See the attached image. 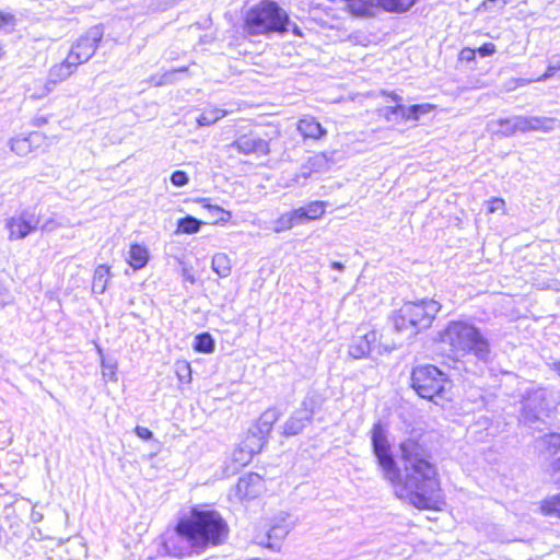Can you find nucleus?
Instances as JSON below:
<instances>
[{
	"instance_id": "f257e3e1",
	"label": "nucleus",
	"mask_w": 560,
	"mask_h": 560,
	"mask_svg": "<svg viewBox=\"0 0 560 560\" xmlns=\"http://www.w3.org/2000/svg\"><path fill=\"white\" fill-rule=\"evenodd\" d=\"M399 450L405 469L404 490L415 506L427 509L440 491L438 471L430 462V453L412 439L401 442Z\"/></svg>"
},
{
	"instance_id": "f03ea898",
	"label": "nucleus",
	"mask_w": 560,
	"mask_h": 560,
	"mask_svg": "<svg viewBox=\"0 0 560 560\" xmlns=\"http://www.w3.org/2000/svg\"><path fill=\"white\" fill-rule=\"evenodd\" d=\"M176 533L185 538L191 548L202 551L221 545L228 537L229 526L214 510L194 508L189 517L178 522Z\"/></svg>"
},
{
	"instance_id": "7ed1b4c3",
	"label": "nucleus",
	"mask_w": 560,
	"mask_h": 560,
	"mask_svg": "<svg viewBox=\"0 0 560 560\" xmlns=\"http://www.w3.org/2000/svg\"><path fill=\"white\" fill-rule=\"evenodd\" d=\"M441 341L448 345L455 354L471 353L479 361L485 363L490 361V343L481 331L471 324L451 322L441 334Z\"/></svg>"
},
{
	"instance_id": "20e7f679",
	"label": "nucleus",
	"mask_w": 560,
	"mask_h": 560,
	"mask_svg": "<svg viewBox=\"0 0 560 560\" xmlns=\"http://www.w3.org/2000/svg\"><path fill=\"white\" fill-rule=\"evenodd\" d=\"M290 24L289 14L277 2L262 0L244 15V31L252 36L283 34Z\"/></svg>"
},
{
	"instance_id": "39448f33",
	"label": "nucleus",
	"mask_w": 560,
	"mask_h": 560,
	"mask_svg": "<svg viewBox=\"0 0 560 560\" xmlns=\"http://www.w3.org/2000/svg\"><path fill=\"white\" fill-rule=\"evenodd\" d=\"M440 310L441 304L433 299L406 302L393 316L394 327L409 337L416 336L432 325Z\"/></svg>"
},
{
	"instance_id": "423d86ee",
	"label": "nucleus",
	"mask_w": 560,
	"mask_h": 560,
	"mask_svg": "<svg viewBox=\"0 0 560 560\" xmlns=\"http://www.w3.org/2000/svg\"><path fill=\"white\" fill-rule=\"evenodd\" d=\"M452 383L447 375L435 365L425 364L412 369L411 387L424 399L444 397Z\"/></svg>"
},
{
	"instance_id": "0eeeda50",
	"label": "nucleus",
	"mask_w": 560,
	"mask_h": 560,
	"mask_svg": "<svg viewBox=\"0 0 560 560\" xmlns=\"http://www.w3.org/2000/svg\"><path fill=\"white\" fill-rule=\"evenodd\" d=\"M371 443L373 454L383 471L384 478L390 483L396 485L400 481V469L392 453L386 430L381 422L373 424L371 430Z\"/></svg>"
},
{
	"instance_id": "6e6552de",
	"label": "nucleus",
	"mask_w": 560,
	"mask_h": 560,
	"mask_svg": "<svg viewBox=\"0 0 560 560\" xmlns=\"http://www.w3.org/2000/svg\"><path fill=\"white\" fill-rule=\"evenodd\" d=\"M553 125L555 119L548 117L513 116L492 120L488 124V128L493 135L510 137L517 131H550L553 129Z\"/></svg>"
},
{
	"instance_id": "1a4fd4ad",
	"label": "nucleus",
	"mask_w": 560,
	"mask_h": 560,
	"mask_svg": "<svg viewBox=\"0 0 560 560\" xmlns=\"http://www.w3.org/2000/svg\"><path fill=\"white\" fill-rule=\"evenodd\" d=\"M550 393L546 388H537L527 392L523 398L522 415L527 422H535L547 417L553 408L550 401Z\"/></svg>"
},
{
	"instance_id": "9d476101",
	"label": "nucleus",
	"mask_w": 560,
	"mask_h": 560,
	"mask_svg": "<svg viewBox=\"0 0 560 560\" xmlns=\"http://www.w3.org/2000/svg\"><path fill=\"white\" fill-rule=\"evenodd\" d=\"M316 406L317 396L307 394L301 401L300 407L284 422L282 434L284 436L300 434L312 422Z\"/></svg>"
},
{
	"instance_id": "9b49d317",
	"label": "nucleus",
	"mask_w": 560,
	"mask_h": 560,
	"mask_svg": "<svg viewBox=\"0 0 560 560\" xmlns=\"http://www.w3.org/2000/svg\"><path fill=\"white\" fill-rule=\"evenodd\" d=\"M104 35L102 25H94L88 30L72 46L70 52V60H73L78 66L89 61L95 54L98 44Z\"/></svg>"
},
{
	"instance_id": "f8f14e48",
	"label": "nucleus",
	"mask_w": 560,
	"mask_h": 560,
	"mask_svg": "<svg viewBox=\"0 0 560 560\" xmlns=\"http://www.w3.org/2000/svg\"><path fill=\"white\" fill-rule=\"evenodd\" d=\"M40 224V209L37 206L24 209L20 214L7 221L11 240H22L38 229Z\"/></svg>"
},
{
	"instance_id": "ddd939ff",
	"label": "nucleus",
	"mask_w": 560,
	"mask_h": 560,
	"mask_svg": "<svg viewBox=\"0 0 560 560\" xmlns=\"http://www.w3.org/2000/svg\"><path fill=\"white\" fill-rule=\"evenodd\" d=\"M394 347L384 346L378 341V334L375 330H371L363 335L354 336L351 343L349 345V355L353 359H362L368 355L375 353L382 355L390 352Z\"/></svg>"
},
{
	"instance_id": "4468645a",
	"label": "nucleus",
	"mask_w": 560,
	"mask_h": 560,
	"mask_svg": "<svg viewBox=\"0 0 560 560\" xmlns=\"http://www.w3.org/2000/svg\"><path fill=\"white\" fill-rule=\"evenodd\" d=\"M255 436H248L232 452L231 464L228 466L233 474L246 466L253 459V456L262 448V442Z\"/></svg>"
},
{
	"instance_id": "2eb2a0df",
	"label": "nucleus",
	"mask_w": 560,
	"mask_h": 560,
	"mask_svg": "<svg viewBox=\"0 0 560 560\" xmlns=\"http://www.w3.org/2000/svg\"><path fill=\"white\" fill-rule=\"evenodd\" d=\"M231 149H235L242 154L267 155L269 153V142L254 133L242 135L237 137L231 144Z\"/></svg>"
},
{
	"instance_id": "dca6fc26",
	"label": "nucleus",
	"mask_w": 560,
	"mask_h": 560,
	"mask_svg": "<svg viewBox=\"0 0 560 560\" xmlns=\"http://www.w3.org/2000/svg\"><path fill=\"white\" fill-rule=\"evenodd\" d=\"M280 417V411L277 408H269L267 409L261 416L259 417L256 425L254 429L249 431L248 436H255V441L257 439L262 442V445L265 444L269 433L272 430L273 424L278 421Z\"/></svg>"
},
{
	"instance_id": "f3484780",
	"label": "nucleus",
	"mask_w": 560,
	"mask_h": 560,
	"mask_svg": "<svg viewBox=\"0 0 560 560\" xmlns=\"http://www.w3.org/2000/svg\"><path fill=\"white\" fill-rule=\"evenodd\" d=\"M544 444L550 456L549 470L555 483L560 486V434L545 436Z\"/></svg>"
},
{
	"instance_id": "a211bd4d",
	"label": "nucleus",
	"mask_w": 560,
	"mask_h": 560,
	"mask_svg": "<svg viewBox=\"0 0 560 560\" xmlns=\"http://www.w3.org/2000/svg\"><path fill=\"white\" fill-rule=\"evenodd\" d=\"M78 65L73 60H70L69 55L62 62L51 67L48 72V79L46 82L47 91L49 92L52 90L50 85L55 86L56 84L68 79L75 71Z\"/></svg>"
},
{
	"instance_id": "6ab92c4d",
	"label": "nucleus",
	"mask_w": 560,
	"mask_h": 560,
	"mask_svg": "<svg viewBox=\"0 0 560 560\" xmlns=\"http://www.w3.org/2000/svg\"><path fill=\"white\" fill-rule=\"evenodd\" d=\"M287 514L280 515V523L273 524L267 534V542L266 546L271 549L277 548L276 541H281L285 538V536L290 533L293 527V523L287 522ZM260 545H265L264 541L259 542Z\"/></svg>"
},
{
	"instance_id": "aec40b11",
	"label": "nucleus",
	"mask_w": 560,
	"mask_h": 560,
	"mask_svg": "<svg viewBox=\"0 0 560 560\" xmlns=\"http://www.w3.org/2000/svg\"><path fill=\"white\" fill-rule=\"evenodd\" d=\"M40 141L42 135L38 132H32L27 137H16L11 139L10 147L15 154L25 156L32 152L33 145L38 144Z\"/></svg>"
},
{
	"instance_id": "412c9836",
	"label": "nucleus",
	"mask_w": 560,
	"mask_h": 560,
	"mask_svg": "<svg viewBox=\"0 0 560 560\" xmlns=\"http://www.w3.org/2000/svg\"><path fill=\"white\" fill-rule=\"evenodd\" d=\"M298 130L304 138L320 139L326 135V130L312 116H304L299 120Z\"/></svg>"
},
{
	"instance_id": "4be33fe9",
	"label": "nucleus",
	"mask_w": 560,
	"mask_h": 560,
	"mask_svg": "<svg viewBox=\"0 0 560 560\" xmlns=\"http://www.w3.org/2000/svg\"><path fill=\"white\" fill-rule=\"evenodd\" d=\"M332 163V153L320 152L310 156L304 163V168H311V171L315 173H322L328 171Z\"/></svg>"
},
{
	"instance_id": "5701e85b",
	"label": "nucleus",
	"mask_w": 560,
	"mask_h": 560,
	"mask_svg": "<svg viewBox=\"0 0 560 560\" xmlns=\"http://www.w3.org/2000/svg\"><path fill=\"white\" fill-rule=\"evenodd\" d=\"M148 260L149 252L147 247L139 244L130 246L127 261L135 270L142 269L148 264Z\"/></svg>"
},
{
	"instance_id": "b1692460",
	"label": "nucleus",
	"mask_w": 560,
	"mask_h": 560,
	"mask_svg": "<svg viewBox=\"0 0 560 560\" xmlns=\"http://www.w3.org/2000/svg\"><path fill=\"white\" fill-rule=\"evenodd\" d=\"M109 276V267L105 265L97 266L93 276L92 291L96 294H103L106 290Z\"/></svg>"
},
{
	"instance_id": "393cba45",
	"label": "nucleus",
	"mask_w": 560,
	"mask_h": 560,
	"mask_svg": "<svg viewBox=\"0 0 560 560\" xmlns=\"http://www.w3.org/2000/svg\"><path fill=\"white\" fill-rule=\"evenodd\" d=\"M380 115L388 122L398 124L406 121V110L402 104L385 106L380 109Z\"/></svg>"
},
{
	"instance_id": "a878e982",
	"label": "nucleus",
	"mask_w": 560,
	"mask_h": 560,
	"mask_svg": "<svg viewBox=\"0 0 560 560\" xmlns=\"http://www.w3.org/2000/svg\"><path fill=\"white\" fill-rule=\"evenodd\" d=\"M212 270L221 278L230 276L232 266L229 256L224 253H218L212 257Z\"/></svg>"
},
{
	"instance_id": "bb28decb",
	"label": "nucleus",
	"mask_w": 560,
	"mask_h": 560,
	"mask_svg": "<svg viewBox=\"0 0 560 560\" xmlns=\"http://www.w3.org/2000/svg\"><path fill=\"white\" fill-rule=\"evenodd\" d=\"M185 71H187L186 67H182V68H177V69H172V70H168V71L164 72L161 75H159V74L152 75L150 78V82L153 85H155V86L173 84L177 80V73L185 72Z\"/></svg>"
},
{
	"instance_id": "cd10ccee",
	"label": "nucleus",
	"mask_w": 560,
	"mask_h": 560,
	"mask_svg": "<svg viewBox=\"0 0 560 560\" xmlns=\"http://www.w3.org/2000/svg\"><path fill=\"white\" fill-rule=\"evenodd\" d=\"M378 4L389 12H406L417 0H377Z\"/></svg>"
},
{
	"instance_id": "c85d7f7f",
	"label": "nucleus",
	"mask_w": 560,
	"mask_h": 560,
	"mask_svg": "<svg viewBox=\"0 0 560 560\" xmlns=\"http://www.w3.org/2000/svg\"><path fill=\"white\" fill-rule=\"evenodd\" d=\"M215 345L212 336L209 332H202L196 336L194 349L200 353H212Z\"/></svg>"
},
{
	"instance_id": "c756f323",
	"label": "nucleus",
	"mask_w": 560,
	"mask_h": 560,
	"mask_svg": "<svg viewBox=\"0 0 560 560\" xmlns=\"http://www.w3.org/2000/svg\"><path fill=\"white\" fill-rule=\"evenodd\" d=\"M202 222L192 215H186L178 220L177 232L185 234L197 233L201 228Z\"/></svg>"
},
{
	"instance_id": "7c9ffc66",
	"label": "nucleus",
	"mask_w": 560,
	"mask_h": 560,
	"mask_svg": "<svg viewBox=\"0 0 560 560\" xmlns=\"http://www.w3.org/2000/svg\"><path fill=\"white\" fill-rule=\"evenodd\" d=\"M225 110L220 108H211L202 112L198 118L197 122L199 126H210L224 117Z\"/></svg>"
},
{
	"instance_id": "2f4dec72",
	"label": "nucleus",
	"mask_w": 560,
	"mask_h": 560,
	"mask_svg": "<svg viewBox=\"0 0 560 560\" xmlns=\"http://www.w3.org/2000/svg\"><path fill=\"white\" fill-rule=\"evenodd\" d=\"M557 75L560 77V54L553 55L548 59L546 71L536 81H547Z\"/></svg>"
},
{
	"instance_id": "473e14b6",
	"label": "nucleus",
	"mask_w": 560,
	"mask_h": 560,
	"mask_svg": "<svg viewBox=\"0 0 560 560\" xmlns=\"http://www.w3.org/2000/svg\"><path fill=\"white\" fill-rule=\"evenodd\" d=\"M433 109V106L430 104H416L409 107L405 106L406 110V121L412 120L417 121L421 115L429 114Z\"/></svg>"
},
{
	"instance_id": "72a5a7b5",
	"label": "nucleus",
	"mask_w": 560,
	"mask_h": 560,
	"mask_svg": "<svg viewBox=\"0 0 560 560\" xmlns=\"http://www.w3.org/2000/svg\"><path fill=\"white\" fill-rule=\"evenodd\" d=\"M199 202L202 205V208L209 210V212L212 215L222 214V217L218 218L215 221L219 222H226L231 218V213L223 210L220 206L211 205L210 200L207 198H202L199 200Z\"/></svg>"
},
{
	"instance_id": "f704fd0d",
	"label": "nucleus",
	"mask_w": 560,
	"mask_h": 560,
	"mask_svg": "<svg viewBox=\"0 0 560 560\" xmlns=\"http://www.w3.org/2000/svg\"><path fill=\"white\" fill-rule=\"evenodd\" d=\"M324 201H312L304 207L310 221L320 218L325 213Z\"/></svg>"
},
{
	"instance_id": "c9c22d12",
	"label": "nucleus",
	"mask_w": 560,
	"mask_h": 560,
	"mask_svg": "<svg viewBox=\"0 0 560 560\" xmlns=\"http://www.w3.org/2000/svg\"><path fill=\"white\" fill-rule=\"evenodd\" d=\"M256 482H260V476L257 474H250L247 477L240 478L237 482V489L240 492H244L245 495H254L252 491H249V486Z\"/></svg>"
},
{
	"instance_id": "e433bc0d",
	"label": "nucleus",
	"mask_w": 560,
	"mask_h": 560,
	"mask_svg": "<svg viewBox=\"0 0 560 560\" xmlns=\"http://www.w3.org/2000/svg\"><path fill=\"white\" fill-rule=\"evenodd\" d=\"M294 226L293 219L291 217L290 211L283 213L279 219H277L273 223V231L277 233L288 231Z\"/></svg>"
},
{
	"instance_id": "4c0bfd02",
	"label": "nucleus",
	"mask_w": 560,
	"mask_h": 560,
	"mask_svg": "<svg viewBox=\"0 0 560 560\" xmlns=\"http://www.w3.org/2000/svg\"><path fill=\"white\" fill-rule=\"evenodd\" d=\"M171 183L176 187H183L189 183V176L186 172L177 170L171 174Z\"/></svg>"
},
{
	"instance_id": "58836bf2",
	"label": "nucleus",
	"mask_w": 560,
	"mask_h": 560,
	"mask_svg": "<svg viewBox=\"0 0 560 560\" xmlns=\"http://www.w3.org/2000/svg\"><path fill=\"white\" fill-rule=\"evenodd\" d=\"M15 25V16L11 13H4L0 11V30L7 32L13 31Z\"/></svg>"
},
{
	"instance_id": "ea45409f",
	"label": "nucleus",
	"mask_w": 560,
	"mask_h": 560,
	"mask_svg": "<svg viewBox=\"0 0 560 560\" xmlns=\"http://www.w3.org/2000/svg\"><path fill=\"white\" fill-rule=\"evenodd\" d=\"M176 373L178 375V378L182 382H184V381L185 382H190V380H191V370H190L189 363H187V362L178 363L177 364Z\"/></svg>"
},
{
	"instance_id": "a19ab883",
	"label": "nucleus",
	"mask_w": 560,
	"mask_h": 560,
	"mask_svg": "<svg viewBox=\"0 0 560 560\" xmlns=\"http://www.w3.org/2000/svg\"><path fill=\"white\" fill-rule=\"evenodd\" d=\"M290 213L293 219L294 225L303 224L310 221L304 207L293 209L292 211H290Z\"/></svg>"
},
{
	"instance_id": "79ce46f5",
	"label": "nucleus",
	"mask_w": 560,
	"mask_h": 560,
	"mask_svg": "<svg viewBox=\"0 0 560 560\" xmlns=\"http://www.w3.org/2000/svg\"><path fill=\"white\" fill-rule=\"evenodd\" d=\"M58 223L56 222V220L54 218H47V219H43V215L40 214V224H39V229L44 232H51L54 230H56L58 228Z\"/></svg>"
},
{
	"instance_id": "37998d69",
	"label": "nucleus",
	"mask_w": 560,
	"mask_h": 560,
	"mask_svg": "<svg viewBox=\"0 0 560 560\" xmlns=\"http://www.w3.org/2000/svg\"><path fill=\"white\" fill-rule=\"evenodd\" d=\"M477 52L481 57L492 56L495 52V45L493 43H485L477 49Z\"/></svg>"
},
{
	"instance_id": "c03bdc74",
	"label": "nucleus",
	"mask_w": 560,
	"mask_h": 560,
	"mask_svg": "<svg viewBox=\"0 0 560 560\" xmlns=\"http://www.w3.org/2000/svg\"><path fill=\"white\" fill-rule=\"evenodd\" d=\"M136 435L144 441H149L153 438V432L145 427L137 425L135 428Z\"/></svg>"
},
{
	"instance_id": "a18cd8bd",
	"label": "nucleus",
	"mask_w": 560,
	"mask_h": 560,
	"mask_svg": "<svg viewBox=\"0 0 560 560\" xmlns=\"http://www.w3.org/2000/svg\"><path fill=\"white\" fill-rule=\"evenodd\" d=\"M477 50L471 48H463L459 52V59L463 61H471L475 59Z\"/></svg>"
},
{
	"instance_id": "49530a36",
	"label": "nucleus",
	"mask_w": 560,
	"mask_h": 560,
	"mask_svg": "<svg viewBox=\"0 0 560 560\" xmlns=\"http://www.w3.org/2000/svg\"><path fill=\"white\" fill-rule=\"evenodd\" d=\"M504 206H505V202H504L503 199H501V198H493L490 201L488 211L493 213V212H495L498 210H503Z\"/></svg>"
},
{
	"instance_id": "de8ad7c7",
	"label": "nucleus",
	"mask_w": 560,
	"mask_h": 560,
	"mask_svg": "<svg viewBox=\"0 0 560 560\" xmlns=\"http://www.w3.org/2000/svg\"><path fill=\"white\" fill-rule=\"evenodd\" d=\"M9 292L3 288L2 283L0 282V306H3L9 301Z\"/></svg>"
},
{
	"instance_id": "09e8293b",
	"label": "nucleus",
	"mask_w": 560,
	"mask_h": 560,
	"mask_svg": "<svg viewBox=\"0 0 560 560\" xmlns=\"http://www.w3.org/2000/svg\"><path fill=\"white\" fill-rule=\"evenodd\" d=\"M48 118L44 115H36L33 119V125L36 127H42L47 124Z\"/></svg>"
},
{
	"instance_id": "8fccbe9b",
	"label": "nucleus",
	"mask_w": 560,
	"mask_h": 560,
	"mask_svg": "<svg viewBox=\"0 0 560 560\" xmlns=\"http://www.w3.org/2000/svg\"><path fill=\"white\" fill-rule=\"evenodd\" d=\"M314 171H311V168H304V164L302 165L300 173L298 174V177H303L304 179L308 178Z\"/></svg>"
},
{
	"instance_id": "3c124183",
	"label": "nucleus",
	"mask_w": 560,
	"mask_h": 560,
	"mask_svg": "<svg viewBox=\"0 0 560 560\" xmlns=\"http://www.w3.org/2000/svg\"><path fill=\"white\" fill-rule=\"evenodd\" d=\"M43 518H44V516H43V514L40 512H38V511L34 510V509L32 510V513H31L32 522L39 523V522L43 521Z\"/></svg>"
},
{
	"instance_id": "603ef678",
	"label": "nucleus",
	"mask_w": 560,
	"mask_h": 560,
	"mask_svg": "<svg viewBox=\"0 0 560 560\" xmlns=\"http://www.w3.org/2000/svg\"><path fill=\"white\" fill-rule=\"evenodd\" d=\"M103 375L108 376L110 380H114L115 372L113 370V366H107L103 363Z\"/></svg>"
},
{
	"instance_id": "864d4df0",
	"label": "nucleus",
	"mask_w": 560,
	"mask_h": 560,
	"mask_svg": "<svg viewBox=\"0 0 560 560\" xmlns=\"http://www.w3.org/2000/svg\"><path fill=\"white\" fill-rule=\"evenodd\" d=\"M508 1L509 0H486L485 5L489 7L491 3H498V7L502 8Z\"/></svg>"
},
{
	"instance_id": "5fc2aeb1",
	"label": "nucleus",
	"mask_w": 560,
	"mask_h": 560,
	"mask_svg": "<svg viewBox=\"0 0 560 560\" xmlns=\"http://www.w3.org/2000/svg\"><path fill=\"white\" fill-rule=\"evenodd\" d=\"M553 510L559 514L560 516V494L556 495L553 498Z\"/></svg>"
},
{
	"instance_id": "6e6d98bb",
	"label": "nucleus",
	"mask_w": 560,
	"mask_h": 560,
	"mask_svg": "<svg viewBox=\"0 0 560 560\" xmlns=\"http://www.w3.org/2000/svg\"><path fill=\"white\" fill-rule=\"evenodd\" d=\"M388 96L392 98V101L397 105L401 104L402 97L394 92L389 93Z\"/></svg>"
},
{
	"instance_id": "4d7b16f0",
	"label": "nucleus",
	"mask_w": 560,
	"mask_h": 560,
	"mask_svg": "<svg viewBox=\"0 0 560 560\" xmlns=\"http://www.w3.org/2000/svg\"><path fill=\"white\" fill-rule=\"evenodd\" d=\"M330 266L332 269L338 270V271H342L345 269L343 264H341L339 261H332Z\"/></svg>"
},
{
	"instance_id": "13d9d810",
	"label": "nucleus",
	"mask_w": 560,
	"mask_h": 560,
	"mask_svg": "<svg viewBox=\"0 0 560 560\" xmlns=\"http://www.w3.org/2000/svg\"><path fill=\"white\" fill-rule=\"evenodd\" d=\"M552 370L556 371L558 373V375L560 376V361L552 363Z\"/></svg>"
},
{
	"instance_id": "bf43d9fd",
	"label": "nucleus",
	"mask_w": 560,
	"mask_h": 560,
	"mask_svg": "<svg viewBox=\"0 0 560 560\" xmlns=\"http://www.w3.org/2000/svg\"><path fill=\"white\" fill-rule=\"evenodd\" d=\"M3 55H4L3 45L0 43V59L3 57Z\"/></svg>"
},
{
	"instance_id": "052dcab7",
	"label": "nucleus",
	"mask_w": 560,
	"mask_h": 560,
	"mask_svg": "<svg viewBox=\"0 0 560 560\" xmlns=\"http://www.w3.org/2000/svg\"><path fill=\"white\" fill-rule=\"evenodd\" d=\"M293 33H294V34H298V35H300V34H301V33H300V30H299V27H298V26H294Z\"/></svg>"
}]
</instances>
